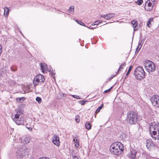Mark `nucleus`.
<instances>
[{"mask_svg":"<svg viewBox=\"0 0 159 159\" xmlns=\"http://www.w3.org/2000/svg\"><path fill=\"white\" fill-rule=\"evenodd\" d=\"M22 112L21 110L17 111L14 116L12 115L11 118L17 125H26L27 123L22 117Z\"/></svg>","mask_w":159,"mask_h":159,"instance_id":"obj_1","label":"nucleus"},{"mask_svg":"<svg viewBox=\"0 0 159 159\" xmlns=\"http://www.w3.org/2000/svg\"><path fill=\"white\" fill-rule=\"evenodd\" d=\"M110 151L113 154L118 155L120 154L123 150L122 144L120 142H116L111 146Z\"/></svg>","mask_w":159,"mask_h":159,"instance_id":"obj_2","label":"nucleus"},{"mask_svg":"<svg viewBox=\"0 0 159 159\" xmlns=\"http://www.w3.org/2000/svg\"><path fill=\"white\" fill-rule=\"evenodd\" d=\"M127 118L128 121L130 124H135L138 120L137 114L133 111L128 113Z\"/></svg>","mask_w":159,"mask_h":159,"instance_id":"obj_3","label":"nucleus"},{"mask_svg":"<svg viewBox=\"0 0 159 159\" xmlns=\"http://www.w3.org/2000/svg\"><path fill=\"white\" fill-rule=\"evenodd\" d=\"M134 75L138 79H143L145 77V72L143 68L141 66L138 67L135 70Z\"/></svg>","mask_w":159,"mask_h":159,"instance_id":"obj_4","label":"nucleus"},{"mask_svg":"<svg viewBox=\"0 0 159 159\" xmlns=\"http://www.w3.org/2000/svg\"><path fill=\"white\" fill-rule=\"evenodd\" d=\"M145 68L146 70L150 73L154 71L155 70V66L152 61L147 60L145 63Z\"/></svg>","mask_w":159,"mask_h":159,"instance_id":"obj_5","label":"nucleus"},{"mask_svg":"<svg viewBox=\"0 0 159 159\" xmlns=\"http://www.w3.org/2000/svg\"><path fill=\"white\" fill-rule=\"evenodd\" d=\"M157 130V131L158 135L157 137H154V140H159V124L157 121H154L151 122L150 125V130L151 132L153 130Z\"/></svg>","mask_w":159,"mask_h":159,"instance_id":"obj_6","label":"nucleus"},{"mask_svg":"<svg viewBox=\"0 0 159 159\" xmlns=\"http://www.w3.org/2000/svg\"><path fill=\"white\" fill-rule=\"evenodd\" d=\"M45 80L43 76L41 74H38L34 78L33 84L37 85L38 83L42 84Z\"/></svg>","mask_w":159,"mask_h":159,"instance_id":"obj_7","label":"nucleus"},{"mask_svg":"<svg viewBox=\"0 0 159 159\" xmlns=\"http://www.w3.org/2000/svg\"><path fill=\"white\" fill-rule=\"evenodd\" d=\"M151 101L152 105L155 107H159V96L153 95L152 97Z\"/></svg>","mask_w":159,"mask_h":159,"instance_id":"obj_8","label":"nucleus"},{"mask_svg":"<svg viewBox=\"0 0 159 159\" xmlns=\"http://www.w3.org/2000/svg\"><path fill=\"white\" fill-rule=\"evenodd\" d=\"M30 148H25V149H23L22 153L20 154V157L22 158L23 157H28L29 154H30Z\"/></svg>","mask_w":159,"mask_h":159,"instance_id":"obj_9","label":"nucleus"},{"mask_svg":"<svg viewBox=\"0 0 159 159\" xmlns=\"http://www.w3.org/2000/svg\"><path fill=\"white\" fill-rule=\"evenodd\" d=\"M115 13H108L106 15H100V16L101 18H103L106 20H109V19L113 18L115 16Z\"/></svg>","mask_w":159,"mask_h":159,"instance_id":"obj_10","label":"nucleus"},{"mask_svg":"<svg viewBox=\"0 0 159 159\" xmlns=\"http://www.w3.org/2000/svg\"><path fill=\"white\" fill-rule=\"evenodd\" d=\"M52 142L54 144L57 146H59L60 145L59 138L57 135L53 136L52 139Z\"/></svg>","mask_w":159,"mask_h":159,"instance_id":"obj_11","label":"nucleus"},{"mask_svg":"<svg viewBox=\"0 0 159 159\" xmlns=\"http://www.w3.org/2000/svg\"><path fill=\"white\" fill-rule=\"evenodd\" d=\"M137 152L135 149H132L131 150L130 153L129 154V157L130 159H134L136 157Z\"/></svg>","mask_w":159,"mask_h":159,"instance_id":"obj_12","label":"nucleus"},{"mask_svg":"<svg viewBox=\"0 0 159 159\" xmlns=\"http://www.w3.org/2000/svg\"><path fill=\"white\" fill-rule=\"evenodd\" d=\"M146 146L148 149H150L152 147L154 146V144L151 139L147 140L146 143Z\"/></svg>","mask_w":159,"mask_h":159,"instance_id":"obj_13","label":"nucleus"},{"mask_svg":"<svg viewBox=\"0 0 159 159\" xmlns=\"http://www.w3.org/2000/svg\"><path fill=\"white\" fill-rule=\"evenodd\" d=\"M73 141L74 142L75 145L76 147H78L79 145V140L78 139L77 136L74 137Z\"/></svg>","mask_w":159,"mask_h":159,"instance_id":"obj_14","label":"nucleus"},{"mask_svg":"<svg viewBox=\"0 0 159 159\" xmlns=\"http://www.w3.org/2000/svg\"><path fill=\"white\" fill-rule=\"evenodd\" d=\"M40 66L42 72L43 73H44L45 69H47V65L45 63H41Z\"/></svg>","mask_w":159,"mask_h":159,"instance_id":"obj_15","label":"nucleus"},{"mask_svg":"<svg viewBox=\"0 0 159 159\" xmlns=\"http://www.w3.org/2000/svg\"><path fill=\"white\" fill-rule=\"evenodd\" d=\"M4 15L5 17H7L8 15L9 12V10L8 7H5L4 8Z\"/></svg>","mask_w":159,"mask_h":159,"instance_id":"obj_16","label":"nucleus"},{"mask_svg":"<svg viewBox=\"0 0 159 159\" xmlns=\"http://www.w3.org/2000/svg\"><path fill=\"white\" fill-rule=\"evenodd\" d=\"M153 18H151L149 19V20L148 21L147 23V26L148 27H150L152 26L151 23L153 22Z\"/></svg>","mask_w":159,"mask_h":159,"instance_id":"obj_17","label":"nucleus"},{"mask_svg":"<svg viewBox=\"0 0 159 159\" xmlns=\"http://www.w3.org/2000/svg\"><path fill=\"white\" fill-rule=\"evenodd\" d=\"M152 134L151 133V136L152 137L153 139H154V137L156 138L157 137V135H156V134H157V130H152Z\"/></svg>","mask_w":159,"mask_h":159,"instance_id":"obj_18","label":"nucleus"},{"mask_svg":"<svg viewBox=\"0 0 159 159\" xmlns=\"http://www.w3.org/2000/svg\"><path fill=\"white\" fill-rule=\"evenodd\" d=\"M4 69H6L5 68H3L2 70H0V76H4L6 75V73H8V71H6V72H5V71H4Z\"/></svg>","mask_w":159,"mask_h":159,"instance_id":"obj_19","label":"nucleus"},{"mask_svg":"<svg viewBox=\"0 0 159 159\" xmlns=\"http://www.w3.org/2000/svg\"><path fill=\"white\" fill-rule=\"evenodd\" d=\"M25 99V98L24 97H22L21 98H16V100L17 102H18L22 103L24 101Z\"/></svg>","mask_w":159,"mask_h":159,"instance_id":"obj_20","label":"nucleus"},{"mask_svg":"<svg viewBox=\"0 0 159 159\" xmlns=\"http://www.w3.org/2000/svg\"><path fill=\"white\" fill-rule=\"evenodd\" d=\"M85 126L86 128L88 130H89L91 129V126L90 123L89 122H87L86 123Z\"/></svg>","mask_w":159,"mask_h":159,"instance_id":"obj_21","label":"nucleus"},{"mask_svg":"<svg viewBox=\"0 0 159 159\" xmlns=\"http://www.w3.org/2000/svg\"><path fill=\"white\" fill-rule=\"evenodd\" d=\"M126 65V63L125 62H124L122 63L119 66V68L118 70V72H119L120 71H121V70Z\"/></svg>","mask_w":159,"mask_h":159,"instance_id":"obj_22","label":"nucleus"},{"mask_svg":"<svg viewBox=\"0 0 159 159\" xmlns=\"http://www.w3.org/2000/svg\"><path fill=\"white\" fill-rule=\"evenodd\" d=\"M131 24L132 25L133 27L134 28H135L138 25L137 21L135 20L132 21L131 22Z\"/></svg>","mask_w":159,"mask_h":159,"instance_id":"obj_23","label":"nucleus"},{"mask_svg":"<svg viewBox=\"0 0 159 159\" xmlns=\"http://www.w3.org/2000/svg\"><path fill=\"white\" fill-rule=\"evenodd\" d=\"M64 94H63L62 93H60L57 96L56 98L57 99H61L64 97Z\"/></svg>","mask_w":159,"mask_h":159,"instance_id":"obj_24","label":"nucleus"},{"mask_svg":"<svg viewBox=\"0 0 159 159\" xmlns=\"http://www.w3.org/2000/svg\"><path fill=\"white\" fill-rule=\"evenodd\" d=\"M145 38H144L143 39H141L140 41V42L139 43V47H141L142 46L143 43L145 40Z\"/></svg>","mask_w":159,"mask_h":159,"instance_id":"obj_25","label":"nucleus"},{"mask_svg":"<svg viewBox=\"0 0 159 159\" xmlns=\"http://www.w3.org/2000/svg\"><path fill=\"white\" fill-rule=\"evenodd\" d=\"M103 107V104H102L100 106L98 107L96 110V112L97 113H98L100 112V110L102 109V107Z\"/></svg>","mask_w":159,"mask_h":159,"instance_id":"obj_26","label":"nucleus"},{"mask_svg":"<svg viewBox=\"0 0 159 159\" xmlns=\"http://www.w3.org/2000/svg\"><path fill=\"white\" fill-rule=\"evenodd\" d=\"M76 21L80 25L84 26H86L84 24V23L80 20H76Z\"/></svg>","mask_w":159,"mask_h":159,"instance_id":"obj_27","label":"nucleus"},{"mask_svg":"<svg viewBox=\"0 0 159 159\" xmlns=\"http://www.w3.org/2000/svg\"><path fill=\"white\" fill-rule=\"evenodd\" d=\"M49 74H51V75L52 76L53 78L54 79L55 77L54 75H55V73L53 72V70L52 69H50V70H49Z\"/></svg>","mask_w":159,"mask_h":159,"instance_id":"obj_28","label":"nucleus"},{"mask_svg":"<svg viewBox=\"0 0 159 159\" xmlns=\"http://www.w3.org/2000/svg\"><path fill=\"white\" fill-rule=\"evenodd\" d=\"M132 67H133V66L132 65H131L130 66L129 68L128 71H127V73H126V76H128L129 75V73L130 72L132 68Z\"/></svg>","mask_w":159,"mask_h":159,"instance_id":"obj_29","label":"nucleus"},{"mask_svg":"<svg viewBox=\"0 0 159 159\" xmlns=\"http://www.w3.org/2000/svg\"><path fill=\"white\" fill-rule=\"evenodd\" d=\"M36 100L39 103H40L42 102V99L39 97H37L36 98Z\"/></svg>","mask_w":159,"mask_h":159,"instance_id":"obj_30","label":"nucleus"},{"mask_svg":"<svg viewBox=\"0 0 159 159\" xmlns=\"http://www.w3.org/2000/svg\"><path fill=\"white\" fill-rule=\"evenodd\" d=\"M148 7H149V8H148V9H147V11H150L152 9V3L151 2H149L148 4Z\"/></svg>","mask_w":159,"mask_h":159,"instance_id":"obj_31","label":"nucleus"},{"mask_svg":"<svg viewBox=\"0 0 159 159\" xmlns=\"http://www.w3.org/2000/svg\"><path fill=\"white\" fill-rule=\"evenodd\" d=\"M75 9V7L73 6H70L69 9H68V11H74Z\"/></svg>","mask_w":159,"mask_h":159,"instance_id":"obj_32","label":"nucleus"},{"mask_svg":"<svg viewBox=\"0 0 159 159\" xmlns=\"http://www.w3.org/2000/svg\"><path fill=\"white\" fill-rule=\"evenodd\" d=\"M143 2V0H137V3L139 5H141Z\"/></svg>","mask_w":159,"mask_h":159,"instance_id":"obj_33","label":"nucleus"},{"mask_svg":"<svg viewBox=\"0 0 159 159\" xmlns=\"http://www.w3.org/2000/svg\"><path fill=\"white\" fill-rule=\"evenodd\" d=\"M11 70L13 71H15L16 70V67L15 66H13L11 67Z\"/></svg>","mask_w":159,"mask_h":159,"instance_id":"obj_34","label":"nucleus"},{"mask_svg":"<svg viewBox=\"0 0 159 159\" xmlns=\"http://www.w3.org/2000/svg\"><path fill=\"white\" fill-rule=\"evenodd\" d=\"M102 20H97L95 21V24L98 25V24L102 23Z\"/></svg>","mask_w":159,"mask_h":159,"instance_id":"obj_35","label":"nucleus"},{"mask_svg":"<svg viewBox=\"0 0 159 159\" xmlns=\"http://www.w3.org/2000/svg\"><path fill=\"white\" fill-rule=\"evenodd\" d=\"M85 101L84 100L80 101L79 102V103L80 104L82 105L85 104Z\"/></svg>","mask_w":159,"mask_h":159,"instance_id":"obj_36","label":"nucleus"},{"mask_svg":"<svg viewBox=\"0 0 159 159\" xmlns=\"http://www.w3.org/2000/svg\"><path fill=\"white\" fill-rule=\"evenodd\" d=\"M111 88H112V87H111L109 89H108L105 90L104 91V93H107L109 92L111 90Z\"/></svg>","mask_w":159,"mask_h":159,"instance_id":"obj_37","label":"nucleus"},{"mask_svg":"<svg viewBox=\"0 0 159 159\" xmlns=\"http://www.w3.org/2000/svg\"><path fill=\"white\" fill-rule=\"evenodd\" d=\"M71 96L73 98H75L77 99H81L80 98L79 96H76L75 95H71Z\"/></svg>","mask_w":159,"mask_h":159,"instance_id":"obj_38","label":"nucleus"},{"mask_svg":"<svg viewBox=\"0 0 159 159\" xmlns=\"http://www.w3.org/2000/svg\"><path fill=\"white\" fill-rule=\"evenodd\" d=\"M72 159H79L76 156L72 155Z\"/></svg>","mask_w":159,"mask_h":159,"instance_id":"obj_39","label":"nucleus"},{"mask_svg":"<svg viewBox=\"0 0 159 159\" xmlns=\"http://www.w3.org/2000/svg\"><path fill=\"white\" fill-rule=\"evenodd\" d=\"M141 48V47H139V46H138L137 48L136 49V50L135 51V52H138L140 50V49Z\"/></svg>","mask_w":159,"mask_h":159,"instance_id":"obj_40","label":"nucleus"},{"mask_svg":"<svg viewBox=\"0 0 159 159\" xmlns=\"http://www.w3.org/2000/svg\"><path fill=\"white\" fill-rule=\"evenodd\" d=\"M2 51V47L1 45L0 44V56H1Z\"/></svg>","mask_w":159,"mask_h":159,"instance_id":"obj_41","label":"nucleus"},{"mask_svg":"<svg viewBox=\"0 0 159 159\" xmlns=\"http://www.w3.org/2000/svg\"><path fill=\"white\" fill-rule=\"evenodd\" d=\"M27 140H26V141L25 140H24V141H23V143H26V144H27V143H29V141H28V139H27Z\"/></svg>","mask_w":159,"mask_h":159,"instance_id":"obj_42","label":"nucleus"},{"mask_svg":"<svg viewBox=\"0 0 159 159\" xmlns=\"http://www.w3.org/2000/svg\"><path fill=\"white\" fill-rule=\"evenodd\" d=\"M39 159H49L47 157H40Z\"/></svg>","mask_w":159,"mask_h":159,"instance_id":"obj_43","label":"nucleus"},{"mask_svg":"<svg viewBox=\"0 0 159 159\" xmlns=\"http://www.w3.org/2000/svg\"><path fill=\"white\" fill-rule=\"evenodd\" d=\"M75 121L78 122H79L80 121V119L79 118H76L75 119Z\"/></svg>","mask_w":159,"mask_h":159,"instance_id":"obj_44","label":"nucleus"},{"mask_svg":"<svg viewBox=\"0 0 159 159\" xmlns=\"http://www.w3.org/2000/svg\"><path fill=\"white\" fill-rule=\"evenodd\" d=\"M26 127L29 129V130L30 131H31L32 129V128H31V127H28L27 126H26Z\"/></svg>","mask_w":159,"mask_h":159,"instance_id":"obj_45","label":"nucleus"},{"mask_svg":"<svg viewBox=\"0 0 159 159\" xmlns=\"http://www.w3.org/2000/svg\"><path fill=\"white\" fill-rule=\"evenodd\" d=\"M96 28H97V27H91V28H90V29H91V30H93V29H94Z\"/></svg>","mask_w":159,"mask_h":159,"instance_id":"obj_46","label":"nucleus"},{"mask_svg":"<svg viewBox=\"0 0 159 159\" xmlns=\"http://www.w3.org/2000/svg\"><path fill=\"white\" fill-rule=\"evenodd\" d=\"M95 24V22H94V23H93L91 25H97V24Z\"/></svg>","mask_w":159,"mask_h":159,"instance_id":"obj_47","label":"nucleus"},{"mask_svg":"<svg viewBox=\"0 0 159 159\" xmlns=\"http://www.w3.org/2000/svg\"><path fill=\"white\" fill-rule=\"evenodd\" d=\"M86 27H87V28H88L90 29V28H91V26H86Z\"/></svg>","mask_w":159,"mask_h":159,"instance_id":"obj_48","label":"nucleus"},{"mask_svg":"<svg viewBox=\"0 0 159 159\" xmlns=\"http://www.w3.org/2000/svg\"><path fill=\"white\" fill-rule=\"evenodd\" d=\"M151 1L153 2L155 0H151Z\"/></svg>","mask_w":159,"mask_h":159,"instance_id":"obj_49","label":"nucleus"},{"mask_svg":"<svg viewBox=\"0 0 159 159\" xmlns=\"http://www.w3.org/2000/svg\"><path fill=\"white\" fill-rule=\"evenodd\" d=\"M30 158L31 159H32V157H31V158Z\"/></svg>","mask_w":159,"mask_h":159,"instance_id":"obj_50","label":"nucleus"}]
</instances>
